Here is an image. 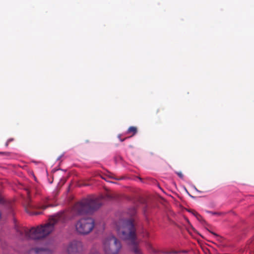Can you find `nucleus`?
Here are the masks:
<instances>
[{
    "instance_id": "nucleus-12",
    "label": "nucleus",
    "mask_w": 254,
    "mask_h": 254,
    "mask_svg": "<svg viewBox=\"0 0 254 254\" xmlns=\"http://www.w3.org/2000/svg\"><path fill=\"white\" fill-rule=\"evenodd\" d=\"M195 216L196 218L199 221H201L203 220V219L201 217V216L198 213H195Z\"/></svg>"
},
{
    "instance_id": "nucleus-16",
    "label": "nucleus",
    "mask_w": 254,
    "mask_h": 254,
    "mask_svg": "<svg viewBox=\"0 0 254 254\" xmlns=\"http://www.w3.org/2000/svg\"><path fill=\"white\" fill-rule=\"evenodd\" d=\"M90 254H100L96 251H94L91 252Z\"/></svg>"
},
{
    "instance_id": "nucleus-14",
    "label": "nucleus",
    "mask_w": 254,
    "mask_h": 254,
    "mask_svg": "<svg viewBox=\"0 0 254 254\" xmlns=\"http://www.w3.org/2000/svg\"><path fill=\"white\" fill-rule=\"evenodd\" d=\"M177 174L179 176V177L181 178H183V177H184V175L183 174H182V172H176Z\"/></svg>"
},
{
    "instance_id": "nucleus-13",
    "label": "nucleus",
    "mask_w": 254,
    "mask_h": 254,
    "mask_svg": "<svg viewBox=\"0 0 254 254\" xmlns=\"http://www.w3.org/2000/svg\"><path fill=\"white\" fill-rule=\"evenodd\" d=\"M13 140H14V138H10L8 139L5 143V146H8L9 143L10 142L13 141Z\"/></svg>"
},
{
    "instance_id": "nucleus-5",
    "label": "nucleus",
    "mask_w": 254,
    "mask_h": 254,
    "mask_svg": "<svg viewBox=\"0 0 254 254\" xmlns=\"http://www.w3.org/2000/svg\"><path fill=\"white\" fill-rule=\"evenodd\" d=\"M83 250L82 243L73 240L67 245L66 251L68 254H80Z\"/></svg>"
},
{
    "instance_id": "nucleus-6",
    "label": "nucleus",
    "mask_w": 254,
    "mask_h": 254,
    "mask_svg": "<svg viewBox=\"0 0 254 254\" xmlns=\"http://www.w3.org/2000/svg\"><path fill=\"white\" fill-rule=\"evenodd\" d=\"M30 254H52V252L48 249L35 248L30 251Z\"/></svg>"
},
{
    "instance_id": "nucleus-10",
    "label": "nucleus",
    "mask_w": 254,
    "mask_h": 254,
    "mask_svg": "<svg viewBox=\"0 0 254 254\" xmlns=\"http://www.w3.org/2000/svg\"><path fill=\"white\" fill-rule=\"evenodd\" d=\"M206 212L208 213H210L212 215H215L217 216H222L224 214V213L223 212H212L210 211H206Z\"/></svg>"
},
{
    "instance_id": "nucleus-7",
    "label": "nucleus",
    "mask_w": 254,
    "mask_h": 254,
    "mask_svg": "<svg viewBox=\"0 0 254 254\" xmlns=\"http://www.w3.org/2000/svg\"><path fill=\"white\" fill-rule=\"evenodd\" d=\"M137 131V127H130L127 131V133H132V135L131 136L134 135L136 133Z\"/></svg>"
},
{
    "instance_id": "nucleus-18",
    "label": "nucleus",
    "mask_w": 254,
    "mask_h": 254,
    "mask_svg": "<svg viewBox=\"0 0 254 254\" xmlns=\"http://www.w3.org/2000/svg\"><path fill=\"white\" fill-rule=\"evenodd\" d=\"M179 252H177V251H172L171 252H170L169 253L170 254H178Z\"/></svg>"
},
{
    "instance_id": "nucleus-11",
    "label": "nucleus",
    "mask_w": 254,
    "mask_h": 254,
    "mask_svg": "<svg viewBox=\"0 0 254 254\" xmlns=\"http://www.w3.org/2000/svg\"><path fill=\"white\" fill-rule=\"evenodd\" d=\"M26 211L28 213H31L32 215H39L42 213L41 211H33V212H30L28 210L27 208H26Z\"/></svg>"
},
{
    "instance_id": "nucleus-19",
    "label": "nucleus",
    "mask_w": 254,
    "mask_h": 254,
    "mask_svg": "<svg viewBox=\"0 0 254 254\" xmlns=\"http://www.w3.org/2000/svg\"><path fill=\"white\" fill-rule=\"evenodd\" d=\"M119 137L120 138V140H121V141H124L126 138H127V137H126L124 139H122L120 138V136H119Z\"/></svg>"
},
{
    "instance_id": "nucleus-21",
    "label": "nucleus",
    "mask_w": 254,
    "mask_h": 254,
    "mask_svg": "<svg viewBox=\"0 0 254 254\" xmlns=\"http://www.w3.org/2000/svg\"><path fill=\"white\" fill-rule=\"evenodd\" d=\"M30 207H33V206L32 205H30Z\"/></svg>"
},
{
    "instance_id": "nucleus-20",
    "label": "nucleus",
    "mask_w": 254,
    "mask_h": 254,
    "mask_svg": "<svg viewBox=\"0 0 254 254\" xmlns=\"http://www.w3.org/2000/svg\"><path fill=\"white\" fill-rule=\"evenodd\" d=\"M6 152H0V154H6Z\"/></svg>"
},
{
    "instance_id": "nucleus-2",
    "label": "nucleus",
    "mask_w": 254,
    "mask_h": 254,
    "mask_svg": "<svg viewBox=\"0 0 254 254\" xmlns=\"http://www.w3.org/2000/svg\"><path fill=\"white\" fill-rule=\"evenodd\" d=\"M118 235L124 240L128 241V245L135 254H141L136 241L135 229L131 219H120L116 224Z\"/></svg>"
},
{
    "instance_id": "nucleus-15",
    "label": "nucleus",
    "mask_w": 254,
    "mask_h": 254,
    "mask_svg": "<svg viewBox=\"0 0 254 254\" xmlns=\"http://www.w3.org/2000/svg\"><path fill=\"white\" fill-rule=\"evenodd\" d=\"M4 202V199L3 197L0 194V203H2Z\"/></svg>"
},
{
    "instance_id": "nucleus-9",
    "label": "nucleus",
    "mask_w": 254,
    "mask_h": 254,
    "mask_svg": "<svg viewBox=\"0 0 254 254\" xmlns=\"http://www.w3.org/2000/svg\"><path fill=\"white\" fill-rule=\"evenodd\" d=\"M209 232L216 237V239L218 241H219V242H221V243L222 242L223 238L222 237L219 236L218 235H217L216 233H215L214 232H213L211 231H209Z\"/></svg>"
},
{
    "instance_id": "nucleus-3",
    "label": "nucleus",
    "mask_w": 254,
    "mask_h": 254,
    "mask_svg": "<svg viewBox=\"0 0 254 254\" xmlns=\"http://www.w3.org/2000/svg\"><path fill=\"white\" fill-rule=\"evenodd\" d=\"M77 232L82 235H86L91 233L95 227V221L89 217L81 218L75 225Z\"/></svg>"
},
{
    "instance_id": "nucleus-1",
    "label": "nucleus",
    "mask_w": 254,
    "mask_h": 254,
    "mask_svg": "<svg viewBox=\"0 0 254 254\" xmlns=\"http://www.w3.org/2000/svg\"><path fill=\"white\" fill-rule=\"evenodd\" d=\"M103 203L102 196H89L75 203L70 210L61 211L51 216L44 225L30 229L25 227H17L16 231L22 239L44 238L52 233L58 222H65L77 215L92 213L99 209Z\"/></svg>"
},
{
    "instance_id": "nucleus-8",
    "label": "nucleus",
    "mask_w": 254,
    "mask_h": 254,
    "mask_svg": "<svg viewBox=\"0 0 254 254\" xmlns=\"http://www.w3.org/2000/svg\"><path fill=\"white\" fill-rule=\"evenodd\" d=\"M53 205H37L36 206H35V208L36 209H42V210H45L46 209L47 207H49V206H52Z\"/></svg>"
},
{
    "instance_id": "nucleus-4",
    "label": "nucleus",
    "mask_w": 254,
    "mask_h": 254,
    "mask_svg": "<svg viewBox=\"0 0 254 254\" xmlns=\"http://www.w3.org/2000/svg\"><path fill=\"white\" fill-rule=\"evenodd\" d=\"M103 246L106 254H118L122 248L120 242L113 236H110L105 239Z\"/></svg>"
},
{
    "instance_id": "nucleus-17",
    "label": "nucleus",
    "mask_w": 254,
    "mask_h": 254,
    "mask_svg": "<svg viewBox=\"0 0 254 254\" xmlns=\"http://www.w3.org/2000/svg\"><path fill=\"white\" fill-rule=\"evenodd\" d=\"M190 212H191V213L195 216V213H197V212L195 211L194 210H191L189 211Z\"/></svg>"
}]
</instances>
